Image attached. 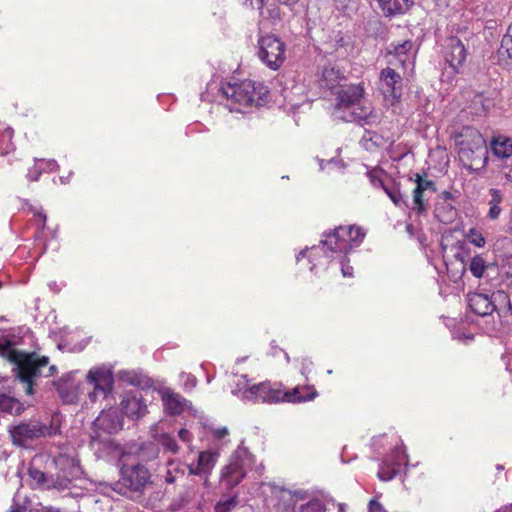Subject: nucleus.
<instances>
[{
    "mask_svg": "<svg viewBox=\"0 0 512 512\" xmlns=\"http://www.w3.org/2000/svg\"><path fill=\"white\" fill-rule=\"evenodd\" d=\"M25 410L23 403H21L18 399L6 395L0 394V412L19 415Z\"/></svg>",
    "mask_w": 512,
    "mask_h": 512,
    "instance_id": "7c9ffc66",
    "label": "nucleus"
},
{
    "mask_svg": "<svg viewBox=\"0 0 512 512\" xmlns=\"http://www.w3.org/2000/svg\"><path fill=\"white\" fill-rule=\"evenodd\" d=\"M35 215L38 216L40 218V220L42 221V228H43L45 226V222H46L45 213H43V211H37V212H35Z\"/></svg>",
    "mask_w": 512,
    "mask_h": 512,
    "instance_id": "4d7b16f0",
    "label": "nucleus"
},
{
    "mask_svg": "<svg viewBox=\"0 0 512 512\" xmlns=\"http://www.w3.org/2000/svg\"><path fill=\"white\" fill-rule=\"evenodd\" d=\"M338 257L341 258L339 263H340L342 275L344 277H353V267L345 262L346 257L345 256H341V255L340 256L334 255V257L332 259L338 258Z\"/></svg>",
    "mask_w": 512,
    "mask_h": 512,
    "instance_id": "37998d69",
    "label": "nucleus"
},
{
    "mask_svg": "<svg viewBox=\"0 0 512 512\" xmlns=\"http://www.w3.org/2000/svg\"><path fill=\"white\" fill-rule=\"evenodd\" d=\"M312 365V362L308 359H304L303 360V363H302V374L305 375L306 372H309L310 371V366Z\"/></svg>",
    "mask_w": 512,
    "mask_h": 512,
    "instance_id": "6e6d98bb",
    "label": "nucleus"
},
{
    "mask_svg": "<svg viewBox=\"0 0 512 512\" xmlns=\"http://www.w3.org/2000/svg\"><path fill=\"white\" fill-rule=\"evenodd\" d=\"M493 156L499 160H506L512 156V138L505 135H495L490 141Z\"/></svg>",
    "mask_w": 512,
    "mask_h": 512,
    "instance_id": "5701e85b",
    "label": "nucleus"
},
{
    "mask_svg": "<svg viewBox=\"0 0 512 512\" xmlns=\"http://www.w3.org/2000/svg\"><path fill=\"white\" fill-rule=\"evenodd\" d=\"M42 173V167H39V165L35 163L34 166L28 170L26 177L30 181H37Z\"/></svg>",
    "mask_w": 512,
    "mask_h": 512,
    "instance_id": "49530a36",
    "label": "nucleus"
},
{
    "mask_svg": "<svg viewBox=\"0 0 512 512\" xmlns=\"http://www.w3.org/2000/svg\"><path fill=\"white\" fill-rule=\"evenodd\" d=\"M155 441L161 445L166 451L171 452L173 454H177L179 452V446L174 437L169 435L168 433H161L159 435H154Z\"/></svg>",
    "mask_w": 512,
    "mask_h": 512,
    "instance_id": "72a5a7b5",
    "label": "nucleus"
},
{
    "mask_svg": "<svg viewBox=\"0 0 512 512\" xmlns=\"http://www.w3.org/2000/svg\"><path fill=\"white\" fill-rule=\"evenodd\" d=\"M185 377H186L185 386L190 389L194 388L197 383L196 378L191 374H187V375H185Z\"/></svg>",
    "mask_w": 512,
    "mask_h": 512,
    "instance_id": "5fc2aeb1",
    "label": "nucleus"
},
{
    "mask_svg": "<svg viewBox=\"0 0 512 512\" xmlns=\"http://www.w3.org/2000/svg\"><path fill=\"white\" fill-rule=\"evenodd\" d=\"M163 404L165 410L172 415H179L184 411L188 402L181 395L166 391L163 393Z\"/></svg>",
    "mask_w": 512,
    "mask_h": 512,
    "instance_id": "393cba45",
    "label": "nucleus"
},
{
    "mask_svg": "<svg viewBox=\"0 0 512 512\" xmlns=\"http://www.w3.org/2000/svg\"><path fill=\"white\" fill-rule=\"evenodd\" d=\"M146 408L140 391H127L123 394L121 400L122 414L131 419H137L146 413Z\"/></svg>",
    "mask_w": 512,
    "mask_h": 512,
    "instance_id": "2eb2a0df",
    "label": "nucleus"
},
{
    "mask_svg": "<svg viewBox=\"0 0 512 512\" xmlns=\"http://www.w3.org/2000/svg\"><path fill=\"white\" fill-rule=\"evenodd\" d=\"M391 47L392 50H389V56L391 57L388 61L389 65L400 64L406 68L408 65L413 64L411 55L412 41L406 40L401 44H392Z\"/></svg>",
    "mask_w": 512,
    "mask_h": 512,
    "instance_id": "412c9836",
    "label": "nucleus"
},
{
    "mask_svg": "<svg viewBox=\"0 0 512 512\" xmlns=\"http://www.w3.org/2000/svg\"><path fill=\"white\" fill-rule=\"evenodd\" d=\"M332 94L334 102L331 113L334 119L361 125L378 120L371 102L365 98L363 83L339 85Z\"/></svg>",
    "mask_w": 512,
    "mask_h": 512,
    "instance_id": "7ed1b4c3",
    "label": "nucleus"
},
{
    "mask_svg": "<svg viewBox=\"0 0 512 512\" xmlns=\"http://www.w3.org/2000/svg\"><path fill=\"white\" fill-rule=\"evenodd\" d=\"M468 305L472 312L479 316H487L492 314L497 308V303H504L510 308L508 295L503 291L493 293L491 296L485 293L468 294Z\"/></svg>",
    "mask_w": 512,
    "mask_h": 512,
    "instance_id": "ddd939ff",
    "label": "nucleus"
},
{
    "mask_svg": "<svg viewBox=\"0 0 512 512\" xmlns=\"http://www.w3.org/2000/svg\"><path fill=\"white\" fill-rule=\"evenodd\" d=\"M473 335L472 334H463V339L466 340V341H471L473 340Z\"/></svg>",
    "mask_w": 512,
    "mask_h": 512,
    "instance_id": "bf43d9fd",
    "label": "nucleus"
},
{
    "mask_svg": "<svg viewBox=\"0 0 512 512\" xmlns=\"http://www.w3.org/2000/svg\"><path fill=\"white\" fill-rule=\"evenodd\" d=\"M398 469L390 463V459L385 458L379 466L378 478L381 481L392 480L398 473Z\"/></svg>",
    "mask_w": 512,
    "mask_h": 512,
    "instance_id": "f704fd0d",
    "label": "nucleus"
},
{
    "mask_svg": "<svg viewBox=\"0 0 512 512\" xmlns=\"http://www.w3.org/2000/svg\"><path fill=\"white\" fill-rule=\"evenodd\" d=\"M28 475L30 479L34 482L35 486L43 487L46 489L55 488L57 490H65L69 487L70 479L67 477L60 478L58 477L56 480L53 477H48L44 472L37 469L34 466H30L28 469Z\"/></svg>",
    "mask_w": 512,
    "mask_h": 512,
    "instance_id": "a211bd4d",
    "label": "nucleus"
},
{
    "mask_svg": "<svg viewBox=\"0 0 512 512\" xmlns=\"http://www.w3.org/2000/svg\"><path fill=\"white\" fill-rule=\"evenodd\" d=\"M235 505H236V499H235V498L228 499L227 501H224V502L219 503V504L215 507V512H228V511H230V510H231Z\"/></svg>",
    "mask_w": 512,
    "mask_h": 512,
    "instance_id": "c03bdc74",
    "label": "nucleus"
},
{
    "mask_svg": "<svg viewBox=\"0 0 512 512\" xmlns=\"http://www.w3.org/2000/svg\"><path fill=\"white\" fill-rule=\"evenodd\" d=\"M416 187L413 190V203L419 211L425 210L423 196L425 192L434 193L436 191L433 181L423 178L420 174H415Z\"/></svg>",
    "mask_w": 512,
    "mask_h": 512,
    "instance_id": "4be33fe9",
    "label": "nucleus"
},
{
    "mask_svg": "<svg viewBox=\"0 0 512 512\" xmlns=\"http://www.w3.org/2000/svg\"><path fill=\"white\" fill-rule=\"evenodd\" d=\"M275 492L279 493L281 499L287 501H292L295 496V494H293L291 491L285 489H279L278 491Z\"/></svg>",
    "mask_w": 512,
    "mask_h": 512,
    "instance_id": "603ef678",
    "label": "nucleus"
},
{
    "mask_svg": "<svg viewBox=\"0 0 512 512\" xmlns=\"http://www.w3.org/2000/svg\"><path fill=\"white\" fill-rule=\"evenodd\" d=\"M16 345V340L12 341L7 336L1 337L0 355L14 365L13 372L16 381L23 386L27 395H32L36 380L41 376H51L55 371V366L48 367L47 357L19 350Z\"/></svg>",
    "mask_w": 512,
    "mask_h": 512,
    "instance_id": "f03ea898",
    "label": "nucleus"
},
{
    "mask_svg": "<svg viewBox=\"0 0 512 512\" xmlns=\"http://www.w3.org/2000/svg\"><path fill=\"white\" fill-rule=\"evenodd\" d=\"M487 268L485 260L477 255L474 256L469 263V271L476 278H481Z\"/></svg>",
    "mask_w": 512,
    "mask_h": 512,
    "instance_id": "e433bc0d",
    "label": "nucleus"
},
{
    "mask_svg": "<svg viewBox=\"0 0 512 512\" xmlns=\"http://www.w3.org/2000/svg\"><path fill=\"white\" fill-rule=\"evenodd\" d=\"M454 197L451 192L444 191L435 207V215L440 222L451 223L457 217V209L453 205Z\"/></svg>",
    "mask_w": 512,
    "mask_h": 512,
    "instance_id": "6ab92c4d",
    "label": "nucleus"
},
{
    "mask_svg": "<svg viewBox=\"0 0 512 512\" xmlns=\"http://www.w3.org/2000/svg\"><path fill=\"white\" fill-rule=\"evenodd\" d=\"M236 378L231 388V393L242 401L250 402V392H253V384H251L248 376L245 374Z\"/></svg>",
    "mask_w": 512,
    "mask_h": 512,
    "instance_id": "cd10ccee",
    "label": "nucleus"
},
{
    "mask_svg": "<svg viewBox=\"0 0 512 512\" xmlns=\"http://www.w3.org/2000/svg\"><path fill=\"white\" fill-rule=\"evenodd\" d=\"M279 3L286 5V6H293L295 5L299 0H278Z\"/></svg>",
    "mask_w": 512,
    "mask_h": 512,
    "instance_id": "13d9d810",
    "label": "nucleus"
},
{
    "mask_svg": "<svg viewBox=\"0 0 512 512\" xmlns=\"http://www.w3.org/2000/svg\"><path fill=\"white\" fill-rule=\"evenodd\" d=\"M337 512H348V506L345 503H335ZM299 512H327L326 504L320 499H312L300 506Z\"/></svg>",
    "mask_w": 512,
    "mask_h": 512,
    "instance_id": "c756f323",
    "label": "nucleus"
},
{
    "mask_svg": "<svg viewBox=\"0 0 512 512\" xmlns=\"http://www.w3.org/2000/svg\"><path fill=\"white\" fill-rule=\"evenodd\" d=\"M454 337L457 339H462L459 335H455Z\"/></svg>",
    "mask_w": 512,
    "mask_h": 512,
    "instance_id": "0e129e2a",
    "label": "nucleus"
},
{
    "mask_svg": "<svg viewBox=\"0 0 512 512\" xmlns=\"http://www.w3.org/2000/svg\"><path fill=\"white\" fill-rule=\"evenodd\" d=\"M445 59L450 66L457 70L466 59V49L463 43L456 37H450L446 41Z\"/></svg>",
    "mask_w": 512,
    "mask_h": 512,
    "instance_id": "aec40b11",
    "label": "nucleus"
},
{
    "mask_svg": "<svg viewBox=\"0 0 512 512\" xmlns=\"http://www.w3.org/2000/svg\"><path fill=\"white\" fill-rule=\"evenodd\" d=\"M86 381L93 386V390L88 392V398L91 403H94L99 399H105L112 391L114 377L111 369L97 366L89 370Z\"/></svg>",
    "mask_w": 512,
    "mask_h": 512,
    "instance_id": "9d476101",
    "label": "nucleus"
},
{
    "mask_svg": "<svg viewBox=\"0 0 512 512\" xmlns=\"http://www.w3.org/2000/svg\"><path fill=\"white\" fill-rule=\"evenodd\" d=\"M59 397L64 403H76L80 395V384L75 381L74 373H68L54 382Z\"/></svg>",
    "mask_w": 512,
    "mask_h": 512,
    "instance_id": "dca6fc26",
    "label": "nucleus"
},
{
    "mask_svg": "<svg viewBox=\"0 0 512 512\" xmlns=\"http://www.w3.org/2000/svg\"><path fill=\"white\" fill-rule=\"evenodd\" d=\"M286 360L289 361V355L285 353Z\"/></svg>",
    "mask_w": 512,
    "mask_h": 512,
    "instance_id": "e2e57ef3",
    "label": "nucleus"
},
{
    "mask_svg": "<svg viewBox=\"0 0 512 512\" xmlns=\"http://www.w3.org/2000/svg\"><path fill=\"white\" fill-rule=\"evenodd\" d=\"M369 180L371 184L375 187L381 186L384 189V185H387L378 175L375 171H369L367 173Z\"/></svg>",
    "mask_w": 512,
    "mask_h": 512,
    "instance_id": "de8ad7c7",
    "label": "nucleus"
},
{
    "mask_svg": "<svg viewBox=\"0 0 512 512\" xmlns=\"http://www.w3.org/2000/svg\"><path fill=\"white\" fill-rule=\"evenodd\" d=\"M13 134H14V131L12 128L10 127H7L3 133H2V137L4 139H7L9 141V144L7 145V147L5 148V151H4V154H8L10 151H13L14 150V145L13 143L11 142L12 138H13Z\"/></svg>",
    "mask_w": 512,
    "mask_h": 512,
    "instance_id": "a18cd8bd",
    "label": "nucleus"
},
{
    "mask_svg": "<svg viewBox=\"0 0 512 512\" xmlns=\"http://www.w3.org/2000/svg\"><path fill=\"white\" fill-rule=\"evenodd\" d=\"M383 190L386 192V194L389 196L391 201L396 206H399L403 202L402 194H401L399 188L396 185H394V184L384 185V189Z\"/></svg>",
    "mask_w": 512,
    "mask_h": 512,
    "instance_id": "a19ab883",
    "label": "nucleus"
},
{
    "mask_svg": "<svg viewBox=\"0 0 512 512\" xmlns=\"http://www.w3.org/2000/svg\"><path fill=\"white\" fill-rule=\"evenodd\" d=\"M493 106V100L485 97L482 93H477L469 101L466 109L475 116H482L487 114Z\"/></svg>",
    "mask_w": 512,
    "mask_h": 512,
    "instance_id": "bb28decb",
    "label": "nucleus"
},
{
    "mask_svg": "<svg viewBox=\"0 0 512 512\" xmlns=\"http://www.w3.org/2000/svg\"><path fill=\"white\" fill-rule=\"evenodd\" d=\"M36 164L42 167V172H51L58 168V163L53 159H36Z\"/></svg>",
    "mask_w": 512,
    "mask_h": 512,
    "instance_id": "79ce46f5",
    "label": "nucleus"
},
{
    "mask_svg": "<svg viewBox=\"0 0 512 512\" xmlns=\"http://www.w3.org/2000/svg\"><path fill=\"white\" fill-rule=\"evenodd\" d=\"M10 512H26L25 507H13ZM29 512H60L58 509L42 507L40 509L30 510Z\"/></svg>",
    "mask_w": 512,
    "mask_h": 512,
    "instance_id": "8fccbe9b",
    "label": "nucleus"
},
{
    "mask_svg": "<svg viewBox=\"0 0 512 512\" xmlns=\"http://www.w3.org/2000/svg\"><path fill=\"white\" fill-rule=\"evenodd\" d=\"M213 434L216 438L222 439L229 434V431L226 427H219L213 430Z\"/></svg>",
    "mask_w": 512,
    "mask_h": 512,
    "instance_id": "864d4df0",
    "label": "nucleus"
},
{
    "mask_svg": "<svg viewBox=\"0 0 512 512\" xmlns=\"http://www.w3.org/2000/svg\"><path fill=\"white\" fill-rule=\"evenodd\" d=\"M455 145L463 165L472 171L484 170L488 162V148L482 134L473 127H464L455 135Z\"/></svg>",
    "mask_w": 512,
    "mask_h": 512,
    "instance_id": "39448f33",
    "label": "nucleus"
},
{
    "mask_svg": "<svg viewBox=\"0 0 512 512\" xmlns=\"http://www.w3.org/2000/svg\"><path fill=\"white\" fill-rule=\"evenodd\" d=\"M123 419L124 417L120 410L116 407H111L108 410H103L94 420L95 435L91 436L90 445L98 458H107L116 449L110 437L102 439L99 431L108 435L117 433L123 427Z\"/></svg>",
    "mask_w": 512,
    "mask_h": 512,
    "instance_id": "0eeeda50",
    "label": "nucleus"
},
{
    "mask_svg": "<svg viewBox=\"0 0 512 512\" xmlns=\"http://www.w3.org/2000/svg\"><path fill=\"white\" fill-rule=\"evenodd\" d=\"M257 55L267 67L277 70L285 60V44L273 34L261 36Z\"/></svg>",
    "mask_w": 512,
    "mask_h": 512,
    "instance_id": "1a4fd4ad",
    "label": "nucleus"
},
{
    "mask_svg": "<svg viewBox=\"0 0 512 512\" xmlns=\"http://www.w3.org/2000/svg\"><path fill=\"white\" fill-rule=\"evenodd\" d=\"M378 89L386 105H395L402 97V76L390 66L382 69L379 74Z\"/></svg>",
    "mask_w": 512,
    "mask_h": 512,
    "instance_id": "9b49d317",
    "label": "nucleus"
},
{
    "mask_svg": "<svg viewBox=\"0 0 512 512\" xmlns=\"http://www.w3.org/2000/svg\"><path fill=\"white\" fill-rule=\"evenodd\" d=\"M219 458L217 451H202L198 455L197 464L188 466L189 473L192 475H199L205 478V485L208 483V476L212 472Z\"/></svg>",
    "mask_w": 512,
    "mask_h": 512,
    "instance_id": "f3484780",
    "label": "nucleus"
},
{
    "mask_svg": "<svg viewBox=\"0 0 512 512\" xmlns=\"http://www.w3.org/2000/svg\"><path fill=\"white\" fill-rule=\"evenodd\" d=\"M390 459V463H392L398 470L401 465L407 464L408 462V456L406 453V448L404 445H400L394 448L391 455L387 457Z\"/></svg>",
    "mask_w": 512,
    "mask_h": 512,
    "instance_id": "c9c22d12",
    "label": "nucleus"
},
{
    "mask_svg": "<svg viewBox=\"0 0 512 512\" xmlns=\"http://www.w3.org/2000/svg\"><path fill=\"white\" fill-rule=\"evenodd\" d=\"M490 199L488 201L489 210L487 217L491 220H496L502 213L501 203L503 202V194L497 188L489 189Z\"/></svg>",
    "mask_w": 512,
    "mask_h": 512,
    "instance_id": "c85d7f7f",
    "label": "nucleus"
},
{
    "mask_svg": "<svg viewBox=\"0 0 512 512\" xmlns=\"http://www.w3.org/2000/svg\"><path fill=\"white\" fill-rule=\"evenodd\" d=\"M325 86L333 93L339 85H346L344 73L333 65L326 66L322 72Z\"/></svg>",
    "mask_w": 512,
    "mask_h": 512,
    "instance_id": "a878e982",
    "label": "nucleus"
},
{
    "mask_svg": "<svg viewBox=\"0 0 512 512\" xmlns=\"http://www.w3.org/2000/svg\"><path fill=\"white\" fill-rule=\"evenodd\" d=\"M368 512H386L382 504L376 499H371L368 504Z\"/></svg>",
    "mask_w": 512,
    "mask_h": 512,
    "instance_id": "3c124183",
    "label": "nucleus"
},
{
    "mask_svg": "<svg viewBox=\"0 0 512 512\" xmlns=\"http://www.w3.org/2000/svg\"><path fill=\"white\" fill-rule=\"evenodd\" d=\"M220 93L224 98L223 105L230 112L244 113L251 107L264 105L268 100V88L252 80L229 81L223 83Z\"/></svg>",
    "mask_w": 512,
    "mask_h": 512,
    "instance_id": "20e7f679",
    "label": "nucleus"
},
{
    "mask_svg": "<svg viewBox=\"0 0 512 512\" xmlns=\"http://www.w3.org/2000/svg\"><path fill=\"white\" fill-rule=\"evenodd\" d=\"M498 61L505 67H512V23L509 25L506 34L501 40L497 51Z\"/></svg>",
    "mask_w": 512,
    "mask_h": 512,
    "instance_id": "b1692460",
    "label": "nucleus"
},
{
    "mask_svg": "<svg viewBox=\"0 0 512 512\" xmlns=\"http://www.w3.org/2000/svg\"><path fill=\"white\" fill-rule=\"evenodd\" d=\"M503 469H504V467L502 465H497V470L500 471V470H503Z\"/></svg>",
    "mask_w": 512,
    "mask_h": 512,
    "instance_id": "680f3d73",
    "label": "nucleus"
},
{
    "mask_svg": "<svg viewBox=\"0 0 512 512\" xmlns=\"http://www.w3.org/2000/svg\"><path fill=\"white\" fill-rule=\"evenodd\" d=\"M252 389L253 392H250V402L269 404L284 402L283 400H295L296 398L293 396L299 392L298 389L283 391L278 384L271 383L270 381L253 384Z\"/></svg>",
    "mask_w": 512,
    "mask_h": 512,
    "instance_id": "f8f14e48",
    "label": "nucleus"
},
{
    "mask_svg": "<svg viewBox=\"0 0 512 512\" xmlns=\"http://www.w3.org/2000/svg\"><path fill=\"white\" fill-rule=\"evenodd\" d=\"M181 466L182 465L178 461H174V460L168 461L167 471H166V475H165V481L167 483H170V484L174 483L177 478V474L184 473Z\"/></svg>",
    "mask_w": 512,
    "mask_h": 512,
    "instance_id": "4c0bfd02",
    "label": "nucleus"
},
{
    "mask_svg": "<svg viewBox=\"0 0 512 512\" xmlns=\"http://www.w3.org/2000/svg\"><path fill=\"white\" fill-rule=\"evenodd\" d=\"M60 432V420L57 415L52 416L49 423L33 418L19 421L8 429L13 445L20 448H30L41 438L52 437Z\"/></svg>",
    "mask_w": 512,
    "mask_h": 512,
    "instance_id": "423d86ee",
    "label": "nucleus"
},
{
    "mask_svg": "<svg viewBox=\"0 0 512 512\" xmlns=\"http://www.w3.org/2000/svg\"><path fill=\"white\" fill-rule=\"evenodd\" d=\"M385 139L383 136L376 132L367 131L361 139V143L366 150H373L385 145Z\"/></svg>",
    "mask_w": 512,
    "mask_h": 512,
    "instance_id": "2f4dec72",
    "label": "nucleus"
},
{
    "mask_svg": "<svg viewBox=\"0 0 512 512\" xmlns=\"http://www.w3.org/2000/svg\"><path fill=\"white\" fill-rule=\"evenodd\" d=\"M60 181L62 184H65L68 182V179H64V177H60Z\"/></svg>",
    "mask_w": 512,
    "mask_h": 512,
    "instance_id": "052dcab7",
    "label": "nucleus"
},
{
    "mask_svg": "<svg viewBox=\"0 0 512 512\" xmlns=\"http://www.w3.org/2000/svg\"><path fill=\"white\" fill-rule=\"evenodd\" d=\"M365 236L366 232L360 226H338L332 232L326 234L325 239L321 240L319 245L302 250L297 255L296 260L299 262L302 258L307 257L308 261L312 263L309 269L313 272L318 266H327L329 258H333L334 255L347 254L358 247Z\"/></svg>",
    "mask_w": 512,
    "mask_h": 512,
    "instance_id": "f257e3e1",
    "label": "nucleus"
},
{
    "mask_svg": "<svg viewBox=\"0 0 512 512\" xmlns=\"http://www.w3.org/2000/svg\"><path fill=\"white\" fill-rule=\"evenodd\" d=\"M251 464V455L245 448H238L229 458V462L221 470L220 481L228 489L238 485L246 475Z\"/></svg>",
    "mask_w": 512,
    "mask_h": 512,
    "instance_id": "6e6552de",
    "label": "nucleus"
},
{
    "mask_svg": "<svg viewBox=\"0 0 512 512\" xmlns=\"http://www.w3.org/2000/svg\"><path fill=\"white\" fill-rule=\"evenodd\" d=\"M120 472L122 483L135 492L141 491L151 477L149 469L139 462L123 464Z\"/></svg>",
    "mask_w": 512,
    "mask_h": 512,
    "instance_id": "4468645a",
    "label": "nucleus"
},
{
    "mask_svg": "<svg viewBox=\"0 0 512 512\" xmlns=\"http://www.w3.org/2000/svg\"><path fill=\"white\" fill-rule=\"evenodd\" d=\"M178 437L182 442L186 444H190L193 439L191 432L185 428L179 430Z\"/></svg>",
    "mask_w": 512,
    "mask_h": 512,
    "instance_id": "09e8293b",
    "label": "nucleus"
},
{
    "mask_svg": "<svg viewBox=\"0 0 512 512\" xmlns=\"http://www.w3.org/2000/svg\"><path fill=\"white\" fill-rule=\"evenodd\" d=\"M298 389L299 392L295 393L293 397H295V400H283L284 402H305L309 400H313L317 396V391L313 386H297L293 390Z\"/></svg>",
    "mask_w": 512,
    "mask_h": 512,
    "instance_id": "473e14b6",
    "label": "nucleus"
},
{
    "mask_svg": "<svg viewBox=\"0 0 512 512\" xmlns=\"http://www.w3.org/2000/svg\"><path fill=\"white\" fill-rule=\"evenodd\" d=\"M159 449L157 445L153 443L146 444L139 452V458L141 460L151 461L158 457Z\"/></svg>",
    "mask_w": 512,
    "mask_h": 512,
    "instance_id": "58836bf2",
    "label": "nucleus"
},
{
    "mask_svg": "<svg viewBox=\"0 0 512 512\" xmlns=\"http://www.w3.org/2000/svg\"><path fill=\"white\" fill-rule=\"evenodd\" d=\"M466 237L471 244L478 248H482L485 246V238L483 234L476 228L469 229V231L466 234Z\"/></svg>",
    "mask_w": 512,
    "mask_h": 512,
    "instance_id": "ea45409f",
    "label": "nucleus"
}]
</instances>
